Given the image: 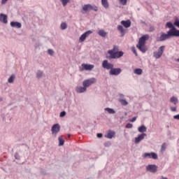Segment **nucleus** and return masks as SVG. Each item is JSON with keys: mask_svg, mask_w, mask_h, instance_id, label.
<instances>
[{"mask_svg": "<svg viewBox=\"0 0 179 179\" xmlns=\"http://www.w3.org/2000/svg\"><path fill=\"white\" fill-rule=\"evenodd\" d=\"M0 101H2V99H0Z\"/></svg>", "mask_w": 179, "mask_h": 179, "instance_id": "55", "label": "nucleus"}, {"mask_svg": "<svg viewBox=\"0 0 179 179\" xmlns=\"http://www.w3.org/2000/svg\"><path fill=\"white\" fill-rule=\"evenodd\" d=\"M171 103H173L174 106H177L178 104V99L176 96H172L170 99Z\"/></svg>", "mask_w": 179, "mask_h": 179, "instance_id": "22", "label": "nucleus"}, {"mask_svg": "<svg viewBox=\"0 0 179 179\" xmlns=\"http://www.w3.org/2000/svg\"><path fill=\"white\" fill-rule=\"evenodd\" d=\"M157 169H159V167L156 164H149L145 167L146 171H149L150 173H156Z\"/></svg>", "mask_w": 179, "mask_h": 179, "instance_id": "9", "label": "nucleus"}, {"mask_svg": "<svg viewBox=\"0 0 179 179\" xmlns=\"http://www.w3.org/2000/svg\"><path fill=\"white\" fill-rule=\"evenodd\" d=\"M92 33H93V31L90 30V31H87L86 32L83 34L79 38V43H83V41H85V40H86V37H89V36H90V34H92Z\"/></svg>", "mask_w": 179, "mask_h": 179, "instance_id": "10", "label": "nucleus"}, {"mask_svg": "<svg viewBox=\"0 0 179 179\" xmlns=\"http://www.w3.org/2000/svg\"><path fill=\"white\" fill-rule=\"evenodd\" d=\"M138 132H141V133L146 132L147 128L145 127V125H141L138 128Z\"/></svg>", "mask_w": 179, "mask_h": 179, "instance_id": "25", "label": "nucleus"}, {"mask_svg": "<svg viewBox=\"0 0 179 179\" xmlns=\"http://www.w3.org/2000/svg\"><path fill=\"white\" fill-rule=\"evenodd\" d=\"M48 53L49 54V55H54V50L48 49Z\"/></svg>", "mask_w": 179, "mask_h": 179, "instance_id": "41", "label": "nucleus"}, {"mask_svg": "<svg viewBox=\"0 0 179 179\" xmlns=\"http://www.w3.org/2000/svg\"><path fill=\"white\" fill-rule=\"evenodd\" d=\"M0 22H1V23H4V24H6V23H8V15H6L3 13H1L0 14Z\"/></svg>", "mask_w": 179, "mask_h": 179, "instance_id": "15", "label": "nucleus"}, {"mask_svg": "<svg viewBox=\"0 0 179 179\" xmlns=\"http://www.w3.org/2000/svg\"><path fill=\"white\" fill-rule=\"evenodd\" d=\"M162 179H169V178H167L166 177H164V176H162Z\"/></svg>", "mask_w": 179, "mask_h": 179, "instance_id": "52", "label": "nucleus"}, {"mask_svg": "<svg viewBox=\"0 0 179 179\" xmlns=\"http://www.w3.org/2000/svg\"><path fill=\"white\" fill-rule=\"evenodd\" d=\"M15 78H16V77L15 76L14 74L11 75L10 77L8 80V83H13V81L15 80Z\"/></svg>", "mask_w": 179, "mask_h": 179, "instance_id": "31", "label": "nucleus"}, {"mask_svg": "<svg viewBox=\"0 0 179 179\" xmlns=\"http://www.w3.org/2000/svg\"><path fill=\"white\" fill-rule=\"evenodd\" d=\"M60 28L62 30H66V29H68V24H66V22H62Z\"/></svg>", "mask_w": 179, "mask_h": 179, "instance_id": "29", "label": "nucleus"}, {"mask_svg": "<svg viewBox=\"0 0 179 179\" xmlns=\"http://www.w3.org/2000/svg\"><path fill=\"white\" fill-rule=\"evenodd\" d=\"M174 120H179V114L173 116Z\"/></svg>", "mask_w": 179, "mask_h": 179, "instance_id": "50", "label": "nucleus"}, {"mask_svg": "<svg viewBox=\"0 0 179 179\" xmlns=\"http://www.w3.org/2000/svg\"><path fill=\"white\" fill-rule=\"evenodd\" d=\"M173 24H174V26H176V27H179V20H176Z\"/></svg>", "mask_w": 179, "mask_h": 179, "instance_id": "40", "label": "nucleus"}, {"mask_svg": "<svg viewBox=\"0 0 179 179\" xmlns=\"http://www.w3.org/2000/svg\"><path fill=\"white\" fill-rule=\"evenodd\" d=\"M97 138H103V134L101 133H99L96 134Z\"/></svg>", "mask_w": 179, "mask_h": 179, "instance_id": "49", "label": "nucleus"}, {"mask_svg": "<svg viewBox=\"0 0 179 179\" xmlns=\"http://www.w3.org/2000/svg\"><path fill=\"white\" fill-rule=\"evenodd\" d=\"M136 47L139 49L141 52H146L148 51V48H146L145 45H136Z\"/></svg>", "mask_w": 179, "mask_h": 179, "instance_id": "20", "label": "nucleus"}, {"mask_svg": "<svg viewBox=\"0 0 179 179\" xmlns=\"http://www.w3.org/2000/svg\"><path fill=\"white\" fill-rule=\"evenodd\" d=\"M71 0H60V2H62L63 6H65L66 5H68Z\"/></svg>", "mask_w": 179, "mask_h": 179, "instance_id": "34", "label": "nucleus"}, {"mask_svg": "<svg viewBox=\"0 0 179 179\" xmlns=\"http://www.w3.org/2000/svg\"><path fill=\"white\" fill-rule=\"evenodd\" d=\"M167 146V144H166V143H164L162 146H161V152L162 153H163V152H164V150H166V148Z\"/></svg>", "mask_w": 179, "mask_h": 179, "instance_id": "36", "label": "nucleus"}, {"mask_svg": "<svg viewBox=\"0 0 179 179\" xmlns=\"http://www.w3.org/2000/svg\"><path fill=\"white\" fill-rule=\"evenodd\" d=\"M94 83H96V78H92L84 80L83 82V86H85V87L87 89V87H90V86H92V85Z\"/></svg>", "mask_w": 179, "mask_h": 179, "instance_id": "4", "label": "nucleus"}, {"mask_svg": "<svg viewBox=\"0 0 179 179\" xmlns=\"http://www.w3.org/2000/svg\"><path fill=\"white\" fill-rule=\"evenodd\" d=\"M101 4L105 9H108V0H101Z\"/></svg>", "mask_w": 179, "mask_h": 179, "instance_id": "24", "label": "nucleus"}, {"mask_svg": "<svg viewBox=\"0 0 179 179\" xmlns=\"http://www.w3.org/2000/svg\"><path fill=\"white\" fill-rule=\"evenodd\" d=\"M65 115H66V112L62 111L60 113L59 117H65Z\"/></svg>", "mask_w": 179, "mask_h": 179, "instance_id": "42", "label": "nucleus"}, {"mask_svg": "<svg viewBox=\"0 0 179 179\" xmlns=\"http://www.w3.org/2000/svg\"><path fill=\"white\" fill-rule=\"evenodd\" d=\"M118 101L120 102L122 106H128V101H127L126 99H119Z\"/></svg>", "mask_w": 179, "mask_h": 179, "instance_id": "32", "label": "nucleus"}, {"mask_svg": "<svg viewBox=\"0 0 179 179\" xmlns=\"http://www.w3.org/2000/svg\"><path fill=\"white\" fill-rule=\"evenodd\" d=\"M151 155L152 152H145L144 153V155H143V157H144V159H146V157H148V159H151Z\"/></svg>", "mask_w": 179, "mask_h": 179, "instance_id": "33", "label": "nucleus"}, {"mask_svg": "<svg viewBox=\"0 0 179 179\" xmlns=\"http://www.w3.org/2000/svg\"><path fill=\"white\" fill-rule=\"evenodd\" d=\"M102 68L107 69V71H111V69L114 68V65L108 62V60H103L102 62Z\"/></svg>", "mask_w": 179, "mask_h": 179, "instance_id": "6", "label": "nucleus"}, {"mask_svg": "<svg viewBox=\"0 0 179 179\" xmlns=\"http://www.w3.org/2000/svg\"><path fill=\"white\" fill-rule=\"evenodd\" d=\"M120 3H122L123 6L127 5V0H119Z\"/></svg>", "mask_w": 179, "mask_h": 179, "instance_id": "39", "label": "nucleus"}, {"mask_svg": "<svg viewBox=\"0 0 179 179\" xmlns=\"http://www.w3.org/2000/svg\"><path fill=\"white\" fill-rule=\"evenodd\" d=\"M136 121V117H134L132 119L129 120L130 122H135Z\"/></svg>", "mask_w": 179, "mask_h": 179, "instance_id": "46", "label": "nucleus"}, {"mask_svg": "<svg viewBox=\"0 0 179 179\" xmlns=\"http://www.w3.org/2000/svg\"><path fill=\"white\" fill-rule=\"evenodd\" d=\"M147 40H149V35H144L139 38L137 45H144L145 44H146Z\"/></svg>", "mask_w": 179, "mask_h": 179, "instance_id": "11", "label": "nucleus"}, {"mask_svg": "<svg viewBox=\"0 0 179 179\" xmlns=\"http://www.w3.org/2000/svg\"><path fill=\"white\" fill-rule=\"evenodd\" d=\"M178 62L179 63V59H177Z\"/></svg>", "mask_w": 179, "mask_h": 179, "instance_id": "54", "label": "nucleus"}, {"mask_svg": "<svg viewBox=\"0 0 179 179\" xmlns=\"http://www.w3.org/2000/svg\"><path fill=\"white\" fill-rule=\"evenodd\" d=\"M166 27L171 29V30H173V29H176V27H174V24H173L171 22H168L166 24Z\"/></svg>", "mask_w": 179, "mask_h": 179, "instance_id": "26", "label": "nucleus"}, {"mask_svg": "<svg viewBox=\"0 0 179 179\" xmlns=\"http://www.w3.org/2000/svg\"><path fill=\"white\" fill-rule=\"evenodd\" d=\"M145 136H146V134L145 133L140 134L135 138V143L138 144L139 142H141V141H143V139H145Z\"/></svg>", "mask_w": 179, "mask_h": 179, "instance_id": "16", "label": "nucleus"}, {"mask_svg": "<svg viewBox=\"0 0 179 179\" xmlns=\"http://www.w3.org/2000/svg\"><path fill=\"white\" fill-rule=\"evenodd\" d=\"M15 157L17 160H19V159H20V157H19V154L17 152L15 154Z\"/></svg>", "mask_w": 179, "mask_h": 179, "instance_id": "47", "label": "nucleus"}, {"mask_svg": "<svg viewBox=\"0 0 179 179\" xmlns=\"http://www.w3.org/2000/svg\"><path fill=\"white\" fill-rule=\"evenodd\" d=\"M86 90H87V89L85 88V86L76 87V91L77 92V93H85Z\"/></svg>", "mask_w": 179, "mask_h": 179, "instance_id": "21", "label": "nucleus"}, {"mask_svg": "<svg viewBox=\"0 0 179 179\" xmlns=\"http://www.w3.org/2000/svg\"><path fill=\"white\" fill-rule=\"evenodd\" d=\"M170 110H171V111H173L174 113V112L177 111V107L171 106Z\"/></svg>", "mask_w": 179, "mask_h": 179, "instance_id": "43", "label": "nucleus"}, {"mask_svg": "<svg viewBox=\"0 0 179 179\" xmlns=\"http://www.w3.org/2000/svg\"><path fill=\"white\" fill-rule=\"evenodd\" d=\"M82 66H83V69H81V71H83V69H85V71H92V69H93V68H94V65H93V64H83Z\"/></svg>", "mask_w": 179, "mask_h": 179, "instance_id": "14", "label": "nucleus"}, {"mask_svg": "<svg viewBox=\"0 0 179 179\" xmlns=\"http://www.w3.org/2000/svg\"><path fill=\"white\" fill-rule=\"evenodd\" d=\"M98 34L101 37H106L108 34L103 29H101L98 31Z\"/></svg>", "mask_w": 179, "mask_h": 179, "instance_id": "23", "label": "nucleus"}, {"mask_svg": "<svg viewBox=\"0 0 179 179\" xmlns=\"http://www.w3.org/2000/svg\"><path fill=\"white\" fill-rule=\"evenodd\" d=\"M108 54H109V59H116L117 58H121L124 55V52H114V50H110L108 51Z\"/></svg>", "mask_w": 179, "mask_h": 179, "instance_id": "1", "label": "nucleus"}, {"mask_svg": "<svg viewBox=\"0 0 179 179\" xmlns=\"http://www.w3.org/2000/svg\"><path fill=\"white\" fill-rule=\"evenodd\" d=\"M132 51H133L134 54H135L136 56L138 55V53L136 52V50H135V48H132Z\"/></svg>", "mask_w": 179, "mask_h": 179, "instance_id": "48", "label": "nucleus"}, {"mask_svg": "<svg viewBox=\"0 0 179 179\" xmlns=\"http://www.w3.org/2000/svg\"><path fill=\"white\" fill-rule=\"evenodd\" d=\"M115 135V131L109 130L107 133V135L105 136L106 138L108 139H113Z\"/></svg>", "mask_w": 179, "mask_h": 179, "instance_id": "19", "label": "nucleus"}, {"mask_svg": "<svg viewBox=\"0 0 179 179\" xmlns=\"http://www.w3.org/2000/svg\"><path fill=\"white\" fill-rule=\"evenodd\" d=\"M36 78L38 79H41V78H43V71H42L38 70L36 72Z\"/></svg>", "mask_w": 179, "mask_h": 179, "instance_id": "30", "label": "nucleus"}, {"mask_svg": "<svg viewBox=\"0 0 179 179\" xmlns=\"http://www.w3.org/2000/svg\"><path fill=\"white\" fill-rule=\"evenodd\" d=\"M133 125L131 123H128L127 125H126V128H128V129H131L132 128Z\"/></svg>", "mask_w": 179, "mask_h": 179, "instance_id": "45", "label": "nucleus"}, {"mask_svg": "<svg viewBox=\"0 0 179 179\" xmlns=\"http://www.w3.org/2000/svg\"><path fill=\"white\" fill-rule=\"evenodd\" d=\"M171 38V35L170 34V31H168L167 34L162 33L161 36L158 38V41H166V40H169Z\"/></svg>", "mask_w": 179, "mask_h": 179, "instance_id": "7", "label": "nucleus"}, {"mask_svg": "<svg viewBox=\"0 0 179 179\" xmlns=\"http://www.w3.org/2000/svg\"><path fill=\"white\" fill-rule=\"evenodd\" d=\"M6 2H8V0H2L1 3L3 5Z\"/></svg>", "mask_w": 179, "mask_h": 179, "instance_id": "51", "label": "nucleus"}, {"mask_svg": "<svg viewBox=\"0 0 179 179\" xmlns=\"http://www.w3.org/2000/svg\"><path fill=\"white\" fill-rule=\"evenodd\" d=\"M142 23H145L144 22H142Z\"/></svg>", "mask_w": 179, "mask_h": 179, "instance_id": "56", "label": "nucleus"}, {"mask_svg": "<svg viewBox=\"0 0 179 179\" xmlns=\"http://www.w3.org/2000/svg\"><path fill=\"white\" fill-rule=\"evenodd\" d=\"M166 48V46L162 45L159 48L157 51H155L153 52V56L156 59H159V58H162V55H163V52H164V49Z\"/></svg>", "mask_w": 179, "mask_h": 179, "instance_id": "3", "label": "nucleus"}, {"mask_svg": "<svg viewBox=\"0 0 179 179\" xmlns=\"http://www.w3.org/2000/svg\"><path fill=\"white\" fill-rule=\"evenodd\" d=\"M121 24L124 26V27H126V29H128V27H131V20H122L121 21Z\"/></svg>", "mask_w": 179, "mask_h": 179, "instance_id": "18", "label": "nucleus"}, {"mask_svg": "<svg viewBox=\"0 0 179 179\" xmlns=\"http://www.w3.org/2000/svg\"><path fill=\"white\" fill-rule=\"evenodd\" d=\"M90 10H94L95 12H97V10H99V8H97L96 6L93 7V6H92L91 4H85L83 6V10H81V13H85Z\"/></svg>", "mask_w": 179, "mask_h": 179, "instance_id": "2", "label": "nucleus"}, {"mask_svg": "<svg viewBox=\"0 0 179 179\" xmlns=\"http://www.w3.org/2000/svg\"><path fill=\"white\" fill-rule=\"evenodd\" d=\"M11 27H15V29H21L22 28V23L18 22H10Z\"/></svg>", "mask_w": 179, "mask_h": 179, "instance_id": "17", "label": "nucleus"}, {"mask_svg": "<svg viewBox=\"0 0 179 179\" xmlns=\"http://www.w3.org/2000/svg\"><path fill=\"white\" fill-rule=\"evenodd\" d=\"M119 100H125V96H124V94H120Z\"/></svg>", "mask_w": 179, "mask_h": 179, "instance_id": "44", "label": "nucleus"}, {"mask_svg": "<svg viewBox=\"0 0 179 179\" xmlns=\"http://www.w3.org/2000/svg\"><path fill=\"white\" fill-rule=\"evenodd\" d=\"M105 148H110L111 146V142L110 141H106L104 143Z\"/></svg>", "mask_w": 179, "mask_h": 179, "instance_id": "38", "label": "nucleus"}, {"mask_svg": "<svg viewBox=\"0 0 179 179\" xmlns=\"http://www.w3.org/2000/svg\"><path fill=\"white\" fill-rule=\"evenodd\" d=\"M52 134L55 138L57 137V135L58 134V132L61 131V126H59V124H55L51 129Z\"/></svg>", "mask_w": 179, "mask_h": 179, "instance_id": "5", "label": "nucleus"}, {"mask_svg": "<svg viewBox=\"0 0 179 179\" xmlns=\"http://www.w3.org/2000/svg\"><path fill=\"white\" fill-rule=\"evenodd\" d=\"M122 72V69L120 68H113L110 71H109V75L112 76H118Z\"/></svg>", "mask_w": 179, "mask_h": 179, "instance_id": "8", "label": "nucleus"}, {"mask_svg": "<svg viewBox=\"0 0 179 179\" xmlns=\"http://www.w3.org/2000/svg\"><path fill=\"white\" fill-rule=\"evenodd\" d=\"M58 141H59V146H64V143H65V141L64 140L62 136L58 138Z\"/></svg>", "mask_w": 179, "mask_h": 179, "instance_id": "27", "label": "nucleus"}, {"mask_svg": "<svg viewBox=\"0 0 179 179\" xmlns=\"http://www.w3.org/2000/svg\"><path fill=\"white\" fill-rule=\"evenodd\" d=\"M134 73L136 75H141L142 73V69H136L134 70Z\"/></svg>", "mask_w": 179, "mask_h": 179, "instance_id": "35", "label": "nucleus"}, {"mask_svg": "<svg viewBox=\"0 0 179 179\" xmlns=\"http://www.w3.org/2000/svg\"><path fill=\"white\" fill-rule=\"evenodd\" d=\"M124 115H128V113H124Z\"/></svg>", "mask_w": 179, "mask_h": 179, "instance_id": "53", "label": "nucleus"}, {"mask_svg": "<svg viewBox=\"0 0 179 179\" xmlns=\"http://www.w3.org/2000/svg\"><path fill=\"white\" fill-rule=\"evenodd\" d=\"M158 158L157 154L155 152H151V159H154V160H157Z\"/></svg>", "mask_w": 179, "mask_h": 179, "instance_id": "37", "label": "nucleus"}, {"mask_svg": "<svg viewBox=\"0 0 179 179\" xmlns=\"http://www.w3.org/2000/svg\"><path fill=\"white\" fill-rule=\"evenodd\" d=\"M117 30L120 33V37H124L125 34H127V29H124V27L122 25H118L117 26Z\"/></svg>", "mask_w": 179, "mask_h": 179, "instance_id": "12", "label": "nucleus"}, {"mask_svg": "<svg viewBox=\"0 0 179 179\" xmlns=\"http://www.w3.org/2000/svg\"><path fill=\"white\" fill-rule=\"evenodd\" d=\"M169 33L171 34V37H179V30L176 28L173 29H170Z\"/></svg>", "mask_w": 179, "mask_h": 179, "instance_id": "13", "label": "nucleus"}, {"mask_svg": "<svg viewBox=\"0 0 179 179\" xmlns=\"http://www.w3.org/2000/svg\"><path fill=\"white\" fill-rule=\"evenodd\" d=\"M105 111H107L108 114H115V110L114 109L110 108H104Z\"/></svg>", "mask_w": 179, "mask_h": 179, "instance_id": "28", "label": "nucleus"}]
</instances>
